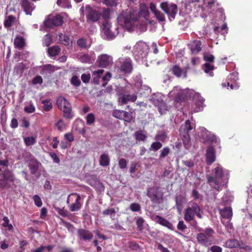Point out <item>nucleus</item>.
<instances>
[{
  "label": "nucleus",
  "instance_id": "obj_9",
  "mask_svg": "<svg viewBox=\"0 0 252 252\" xmlns=\"http://www.w3.org/2000/svg\"><path fill=\"white\" fill-rule=\"evenodd\" d=\"M134 55L135 57H137V59H142L146 58L148 52V45L144 42H139L134 47Z\"/></svg>",
  "mask_w": 252,
  "mask_h": 252
},
{
  "label": "nucleus",
  "instance_id": "obj_43",
  "mask_svg": "<svg viewBox=\"0 0 252 252\" xmlns=\"http://www.w3.org/2000/svg\"><path fill=\"white\" fill-rule=\"evenodd\" d=\"M102 2L110 7L116 6L118 4L117 0H103Z\"/></svg>",
  "mask_w": 252,
  "mask_h": 252
},
{
  "label": "nucleus",
  "instance_id": "obj_1",
  "mask_svg": "<svg viewBox=\"0 0 252 252\" xmlns=\"http://www.w3.org/2000/svg\"><path fill=\"white\" fill-rule=\"evenodd\" d=\"M228 178L226 171L220 164H218L212 171V176L208 178V182L212 188L219 191L226 185Z\"/></svg>",
  "mask_w": 252,
  "mask_h": 252
},
{
  "label": "nucleus",
  "instance_id": "obj_27",
  "mask_svg": "<svg viewBox=\"0 0 252 252\" xmlns=\"http://www.w3.org/2000/svg\"><path fill=\"white\" fill-rule=\"evenodd\" d=\"M221 216L225 219H229L232 216V211L231 207H225L223 209H220Z\"/></svg>",
  "mask_w": 252,
  "mask_h": 252
},
{
  "label": "nucleus",
  "instance_id": "obj_4",
  "mask_svg": "<svg viewBox=\"0 0 252 252\" xmlns=\"http://www.w3.org/2000/svg\"><path fill=\"white\" fill-rule=\"evenodd\" d=\"M215 231L212 228H206L204 232L200 233L196 235V239L198 243L204 246L211 245L214 240L213 235Z\"/></svg>",
  "mask_w": 252,
  "mask_h": 252
},
{
  "label": "nucleus",
  "instance_id": "obj_58",
  "mask_svg": "<svg viewBox=\"0 0 252 252\" xmlns=\"http://www.w3.org/2000/svg\"><path fill=\"white\" fill-rule=\"evenodd\" d=\"M111 76V74L110 72L106 73L105 76L102 78V80L105 82L102 84L103 87H105L107 84V82L110 80Z\"/></svg>",
  "mask_w": 252,
  "mask_h": 252
},
{
  "label": "nucleus",
  "instance_id": "obj_31",
  "mask_svg": "<svg viewBox=\"0 0 252 252\" xmlns=\"http://www.w3.org/2000/svg\"><path fill=\"white\" fill-rule=\"evenodd\" d=\"M55 70V67L51 64H46L43 66L42 70V74H51Z\"/></svg>",
  "mask_w": 252,
  "mask_h": 252
},
{
  "label": "nucleus",
  "instance_id": "obj_42",
  "mask_svg": "<svg viewBox=\"0 0 252 252\" xmlns=\"http://www.w3.org/2000/svg\"><path fill=\"white\" fill-rule=\"evenodd\" d=\"M95 121V117L94 114L89 113L86 117V123L88 125H91Z\"/></svg>",
  "mask_w": 252,
  "mask_h": 252
},
{
  "label": "nucleus",
  "instance_id": "obj_25",
  "mask_svg": "<svg viewBox=\"0 0 252 252\" xmlns=\"http://www.w3.org/2000/svg\"><path fill=\"white\" fill-rule=\"evenodd\" d=\"M0 176H2V178H3L4 180H6L9 183V182L12 183L14 181V176L12 172L9 169L5 170L3 173L0 174Z\"/></svg>",
  "mask_w": 252,
  "mask_h": 252
},
{
  "label": "nucleus",
  "instance_id": "obj_19",
  "mask_svg": "<svg viewBox=\"0 0 252 252\" xmlns=\"http://www.w3.org/2000/svg\"><path fill=\"white\" fill-rule=\"evenodd\" d=\"M201 134L200 136L202 137V140L204 142L205 141H213L216 140V137L215 135H212L204 127L200 128Z\"/></svg>",
  "mask_w": 252,
  "mask_h": 252
},
{
  "label": "nucleus",
  "instance_id": "obj_2",
  "mask_svg": "<svg viewBox=\"0 0 252 252\" xmlns=\"http://www.w3.org/2000/svg\"><path fill=\"white\" fill-rule=\"evenodd\" d=\"M203 211L195 202H190L189 206L185 211L184 220L187 222H190L194 218L195 215L199 219H202Z\"/></svg>",
  "mask_w": 252,
  "mask_h": 252
},
{
  "label": "nucleus",
  "instance_id": "obj_26",
  "mask_svg": "<svg viewBox=\"0 0 252 252\" xmlns=\"http://www.w3.org/2000/svg\"><path fill=\"white\" fill-rule=\"evenodd\" d=\"M137 99V95L135 94L124 95L122 97L119 98V101L122 104H126L128 101L134 102Z\"/></svg>",
  "mask_w": 252,
  "mask_h": 252
},
{
  "label": "nucleus",
  "instance_id": "obj_24",
  "mask_svg": "<svg viewBox=\"0 0 252 252\" xmlns=\"http://www.w3.org/2000/svg\"><path fill=\"white\" fill-rule=\"evenodd\" d=\"M207 161L210 164L215 161L216 159L215 151L212 147H209L206 152Z\"/></svg>",
  "mask_w": 252,
  "mask_h": 252
},
{
  "label": "nucleus",
  "instance_id": "obj_8",
  "mask_svg": "<svg viewBox=\"0 0 252 252\" xmlns=\"http://www.w3.org/2000/svg\"><path fill=\"white\" fill-rule=\"evenodd\" d=\"M150 100L155 105L158 107L160 114L165 113L167 110V106L163 101V95L160 93L153 94L150 98Z\"/></svg>",
  "mask_w": 252,
  "mask_h": 252
},
{
  "label": "nucleus",
  "instance_id": "obj_28",
  "mask_svg": "<svg viewBox=\"0 0 252 252\" xmlns=\"http://www.w3.org/2000/svg\"><path fill=\"white\" fill-rule=\"evenodd\" d=\"M40 163L37 160L33 159L29 163V167L32 174H34L38 170Z\"/></svg>",
  "mask_w": 252,
  "mask_h": 252
},
{
  "label": "nucleus",
  "instance_id": "obj_54",
  "mask_svg": "<svg viewBox=\"0 0 252 252\" xmlns=\"http://www.w3.org/2000/svg\"><path fill=\"white\" fill-rule=\"evenodd\" d=\"M35 107L32 103L26 106L24 108L25 111L28 113H32L33 112L35 111Z\"/></svg>",
  "mask_w": 252,
  "mask_h": 252
},
{
  "label": "nucleus",
  "instance_id": "obj_5",
  "mask_svg": "<svg viewBox=\"0 0 252 252\" xmlns=\"http://www.w3.org/2000/svg\"><path fill=\"white\" fill-rule=\"evenodd\" d=\"M57 104L58 108L63 112L64 117L68 119L72 117L71 105L64 97L59 96L57 100Z\"/></svg>",
  "mask_w": 252,
  "mask_h": 252
},
{
  "label": "nucleus",
  "instance_id": "obj_55",
  "mask_svg": "<svg viewBox=\"0 0 252 252\" xmlns=\"http://www.w3.org/2000/svg\"><path fill=\"white\" fill-rule=\"evenodd\" d=\"M11 186L10 184L4 180L3 178H0V188L4 189L5 188H9Z\"/></svg>",
  "mask_w": 252,
  "mask_h": 252
},
{
  "label": "nucleus",
  "instance_id": "obj_50",
  "mask_svg": "<svg viewBox=\"0 0 252 252\" xmlns=\"http://www.w3.org/2000/svg\"><path fill=\"white\" fill-rule=\"evenodd\" d=\"M56 126L58 129L61 131H63L65 129V125L62 119H60L56 124Z\"/></svg>",
  "mask_w": 252,
  "mask_h": 252
},
{
  "label": "nucleus",
  "instance_id": "obj_21",
  "mask_svg": "<svg viewBox=\"0 0 252 252\" xmlns=\"http://www.w3.org/2000/svg\"><path fill=\"white\" fill-rule=\"evenodd\" d=\"M201 45L200 41L194 40L190 42L189 47L192 54H197L201 50Z\"/></svg>",
  "mask_w": 252,
  "mask_h": 252
},
{
  "label": "nucleus",
  "instance_id": "obj_47",
  "mask_svg": "<svg viewBox=\"0 0 252 252\" xmlns=\"http://www.w3.org/2000/svg\"><path fill=\"white\" fill-rule=\"evenodd\" d=\"M124 112L123 110H114L113 112V116L118 119H122L124 118Z\"/></svg>",
  "mask_w": 252,
  "mask_h": 252
},
{
  "label": "nucleus",
  "instance_id": "obj_53",
  "mask_svg": "<svg viewBox=\"0 0 252 252\" xmlns=\"http://www.w3.org/2000/svg\"><path fill=\"white\" fill-rule=\"evenodd\" d=\"M127 122H131L133 119V117L130 113H129L125 111L124 112V118L123 119Z\"/></svg>",
  "mask_w": 252,
  "mask_h": 252
},
{
  "label": "nucleus",
  "instance_id": "obj_17",
  "mask_svg": "<svg viewBox=\"0 0 252 252\" xmlns=\"http://www.w3.org/2000/svg\"><path fill=\"white\" fill-rule=\"evenodd\" d=\"M97 61L100 67H106L113 63V58L107 54H102L98 57Z\"/></svg>",
  "mask_w": 252,
  "mask_h": 252
},
{
  "label": "nucleus",
  "instance_id": "obj_46",
  "mask_svg": "<svg viewBox=\"0 0 252 252\" xmlns=\"http://www.w3.org/2000/svg\"><path fill=\"white\" fill-rule=\"evenodd\" d=\"M57 3L58 5L63 7H70L69 0H58Z\"/></svg>",
  "mask_w": 252,
  "mask_h": 252
},
{
  "label": "nucleus",
  "instance_id": "obj_57",
  "mask_svg": "<svg viewBox=\"0 0 252 252\" xmlns=\"http://www.w3.org/2000/svg\"><path fill=\"white\" fill-rule=\"evenodd\" d=\"M35 204L38 207H41L42 203L40 197L37 195H35L33 197Z\"/></svg>",
  "mask_w": 252,
  "mask_h": 252
},
{
  "label": "nucleus",
  "instance_id": "obj_23",
  "mask_svg": "<svg viewBox=\"0 0 252 252\" xmlns=\"http://www.w3.org/2000/svg\"><path fill=\"white\" fill-rule=\"evenodd\" d=\"M224 246L225 247L230 249L236 248H244L243 247L241 246L240 242L235 239L228 240L226 241Z\"/></svg>",
  "mask_w": 252,
  "mask_h": 252
},
{
  "label": "nucleus",
  "instance_id": "obj_22",
  "mask_svg": "<svg viewBox=\"0 0 252 252\" xmlns=\"http://www.w3.org/2000/svg\"><path fill=\"white\" fill-rule=\"evenodd\" d=\"M78 234L79 238L84 241L91 240L93 237V235L90 231L83 229H79Z\"/></svg>",
  "mask_w": 252,
  "mask_h": 252
},
{
  "label": "nucleus",
  "instance_id": "obj_14",
  "mask_svg": "<svg viewBox=\"0 0 252 252\" xmlns=\"http://www.w3.org/2000/svg\"><path fill=\"white\" fill-rule=\"evenodd\" d=\"M147 195L154 203H159L161 202L162 194L158 191V189L156 187H153L148 189Z\"/></svg>",
  "mask_w": 252,
  "mask_h": 252
},
{
  "label": "nucleus",
  "instance_id": "obj_52",
  "mask_svg": "<svg viewBox=\"0 0 252 252\" xmlns=\"http://www.w3.org/2000/svg\"><path fill=\"white\" fill-rule=\"evenodd\" d=\"M162 147V144L158 142H154L152 144L150 148V150H153L154 151H157L158 149H160Z\"/></svg>",
  "mask_w": 252,
  "mask_h": 252
},
{
  "label": "nucleus",
  "instance_id": "obj_59",
  "mask_svg": "<svg viewBox=\"0 0 252 252\" xmlns=\"http://www.w3.org/2000/svg\"><path fill=\"white\" fill-rule=\"evenodd\" d=\"M81 79L82 81L85 83H88L89 82L91 79V75L89 73L86 74L84 73L81 75Z\"/></svg>",
  "mask_w": 252,
  "mask_h": 252
},
{
  "label": "nucleus",
  "instance_id": "obj_38",
  "mask_svg": "<svg viewBox=\"0 0 252 252\" xmlns=\"http://www.w3.org/2000/svg\"><path fill=\"white\" fill-rule=\"evenodd\" d=\"M48 53L51 56H55L57 55L60 51L58 46H54L48 49Z\"/></svg>",
  "mask_w": 252,
  "mask_h": 252
},
{
  "label": "nucleus",
  "instance_id": "obj_15",
  "mask_svg": "<svg viewBox=\"0 0 252 252\" xmlns=\"http://www.w3.org/2000/svg\"><path fill=\"white\" fill-rule=\"evenodd\" d=\"M63 23V18L60 15H57L51 19H48L44 21V25L49 28L53 26H60Z\"/></svg>",
  "mask_w": 252,
  "mask_h": 252
},
{
  "label": "nucleus",
  "instance_id": "obj_62",
  "mask_svg": "<svg viewBox=\"0 0 252 252\" xmlns=\"http://www.w3.org/2000/svg\"><path fill=\"white\" fill-rule=\"evenodd\" d=\"M204 59L206 62H213L214 60V57L213 55L206 53L204 54Z\"/></svg>",
  "mask_w": 252,
  "mask_h": 252
},
{
  "label": "nucleus",
  "instance_id": "obj_44",
  "mask_svg": "<svg viewBox=\"0 0 252 252\" xmlns=\"http://www.w3.org/2000/svg\"><path fill=\"white\" fill-rule=\"evenodd\" d=\"M116 213V211L114 208H108L107 209H106L104 210L102 212V214L104 216H110L111 217H112V216H115V214Z\"/></svg>",
  "mask_w": 252,
  "mask_h": 252
},
{
  "label": "nucleus",
  "instance_id": "obj_56",
  "mask_svg": "<svg viewBox=\"0 0 252 252\" xmlns=\"http://www.w3.org/2000/svg\"><path fill=\"white\" fill-rule=\"evenodd\" d=\"M129 208L133 212H138L140 210V206L138 203H134L130 204Z\"/></svg>",
  "mask_w": 252,
  "mask_h": 252
},
{
  "label": "nucleus",
  "instance_id": "obj_29",
  "mask_svg": "<svg viewBox=\"0 0 252 252\" xmlns=\"http://www.w3.org/2000/svg\"><path fill=\"white\" fill-rule=\"evenodd\" d=\"M173 73L178 77L183 76L184 77H187V73L186 72H183V70L178 66H174L172 69Z\"/></svg>",
  "mask_w": 252,
  "mask_h": 252
},
{
  "label": "nucleus",
  "instance_id": "obj_20",
  "mask_svg": "<svg viewBox=\"0 0 252 252\" xmlns=\"http://www.w3.org/2000/svg\"><path fill=\"white\" fill-rule=\"evenodd\" d=\"M21 6L27 15H31L32 12L35 8L34 4L28 0H22Z\"/></svg>",
  "mask_w": 252,
  "mask_h": 252
},
{
  "label": "nucleus",
  "instance_id": "obj_6",
  "mask_svg": "<svg viewBox=\"0 0 252 252\" xmlns=\"http://www.w3.org/2000/svg\"><path fill=\"white\" fill-rule=\"evenodd\" d=\"M80 200L81 196L76 193H73L68 195L66 203L71 212L78 211L81 209Z\"/></svg>",
  "mask_w": 252,
  "mask_h": 252
},
{
  "label": "nucleus",
  "instance_id": "obj_7",
  "mask_svg": "<svg viewBox=\"0 0 252 252\" xmlns=\"http://www.w3.org/2000/svg\"><path fill=\"white\" fill-rule=\"evenodd\" d=\"M118 27L115 28V31L111 30V23L108 20H105L102 24V34L104 38L107 40L114 39L118 34Z\"/></svg>",
  "mask_w": 252,
  "mask_h": 252
},
{
  "label": "nucleus",
  "instance_id": "obj_39",
  "mask_svg": "<svg viewBox=\"0 0 252 252\" xmlns=\"http://www.w3.org/2000/svg\"><path fill=\"white\" fill-rule=\"evenodd\" d=\"M184 200V199L180 195L177 196L176 197V206L179 211H181Z\"/></svg>",
  "mask_w": 252,
  "mask_h": 252
},
{
  "label": "nucleus",
  "instance_id": "obj_63",
  "mask_svg": "<svg viewBox=\"0 0 252 252\" xmlns=\"http://www.w3.org/2000/svg\"><path fill=\"white\" fill-rule=\"evenodd\" d=\"M110 9L108 8L104 9L101 13L102 17L107 20L110 17Z\"/></svg>",
  "mask_w": 252,
  "mask_h": 252
},
{
  "label": "nucleus",
  "instance_id": "obj_40",
  "mask_svg": "<svg viewBox=\"0 0 252 252\" xmlns=\"http://www.w3.org/2000/svg\"><path fill=\"white\" fill-rule=\"evenodd\" d=\"M42 103L44 104L43 109L45 111H48L52 109V103L50 102V100H44L42 101Z\"/></svg>",
  "mask_w": 252,
  "mask_h": 252
},
{
  "label": "nucleus",
  "instance_id": "obj_12",
  "mask_svg": "<svg viewBox=\"0 0 252 252\" xmlns=\"http://www.w3.org/2000/svg\"><path fill=\"white\" fill-rule=\"evenodd\" d=\"M189 91L188 89L181 90L178 87H175L170 92L169 95L171 97H175L176 101H180L189 96Z\"/></svg>",
  "mask_w": 252,
  "mask_h": 252
},
{
  "label": "nucleus",
  "instance_id": "obj_32",
  "mask_svg": "<svg viewBox=\"0 0 252 252\" xmlns=\"http://www.w3.org/2000/svg\"><path fill=\"white\" fill-rule=\"evenodd\" d=\"M104 72L103 69H98L97 70L94 71L93 72V76L94 77V82L96 84H98L99 81V79L100 77V75Z\"/></svg>",
  "mask_w": 252,
  "mask_h": 252
},
{
  "label": "nucleus",
  "instance_id": "obj_36",
  "mask_svg": "<svg viewBox=\"0 0 252 252\" xmlns=\"http://www.w3.org/2000/svg\"><path fill=\"white\" fill-rule=\"evenodd\" d=\"M135 138L137 140L144 141L147 138L146 135L142 130H139L135 133Z\"/></svg>",
  "mask_w": 252,
  "mask_h": 252
},
{
  "label": "nucleus",
  "instance_id": "obj_18",
  "mask_svg": "<svg viewBox=\"0 0 252 252\" xmlns=\"http://www.w3.org/2000/svg\"><path fill=\"white\" fill-rule=\"evenodd\" d=\"M195 105L196 107L193 108V112H197L201 111L204 107V99L199 94H195L194 96Z\"/></svg>",
  "mask_w": 252,
  "mask_h": 252
},
{
  "label": "nucleus",
  "instance_id": "obj_3",
  "mask_svg": "<svg viewBox=\"0 0 252 252\" xmlns=\"http://www.w3.org/2000/svg\"><path fill=\"white\" fill-rule=\"evenodd\" d=\"M136 19L133 17L130 10L123 12L117 18L118 24L124 28L130 30L134 26V21Z\"/></svg>",
  "mask_w": 252,
  "mask_h": 252
},
{
  "label": "nucleus",
  "instance_id": "obj_34",
  "mask_svg": "<svg viewBox=\"0 0 252 252\" xmlns=\"http://www.w3.org/2000/svg\"><path fill=\"white\" fill-rule=\"evenodd\" d=\"M25 44L24 39L22 37H17L14 40V45L18 48H22Z\"/></svg>",
  "mask_w": 252,
  "mask_h": 252
},
{
  "label": "nucleus",
  "instance_id": "obj_13",
  "mask_svg": "<svg viewBox=\"0 0 252 252\" xmlns=\"http://www.w3.org/2000/svg\"><path fill=\"white\" fill-rule=\"evenodd\" d=\"M160 8L167 14L169 19H174L178 11L177 6L175 4L168 5L167 2H162L160 4Z\"/></svg>",
  "mask_w": 252,
  "mask_h": 252
},
{
  "label": "nucleus",
  "instance_id": "obj_35",
  "mask_svg": "<svg viewBox=\"0 0 252 252\" xmlns=\"http://www.w3.org/2000/svg\"><path fill=\"white\" fill-rule=\"evenodd\" d=\"M204 70L206 73H208L210 76H213V73L212 71L214 69V67L213 65L209 63H206L204 65Z\"/></svg>",
  "mask_w": 252,
  "mask_h": 252
},
{
  "label": "nucleus",
  "instance_id": "obj_60",
  "mask_svg": "<svg viewBox=\"0 0 252 252\" xmlns=\"http://www.w3.org/2000/svg\"><path fill=\"white\" fill-rule=\"evenodd\" d=\"M57 212L62 216L66 217L68 215V212L64 208H56Z\"/></svg>",
  "mask_w": 252,
  "mask_h": 252
},
{
  "label": "nucleus",
  "instance_id": "obj_48",
  "mask_svg": "<svg viewBox=\"0 0 252 252\" xmlns=\"http://www.w3.org/2000/svg\"><path fill=\"white\" fill-rule=\"evenodd\" d=\"M77 44L81 48H87L89 46L87 44L86 40L84 38H81L77 40Z\"/></svg>",
  "mask_w": 252,
  "mask_h": 252
},
{
  "label": "nucleus",
  "instance_id": "obj_64",
  "mask_svg": "<svg viewBox=\"0 0 252 252\" xmlns=\"http://www.w3.org/2000/svg\"><path fill=\"white\" fill-rule=\"evenodd\" d=\"M119 165L121 169H124L127 166V161L125 158H121L119 161Z\"/></svg>",
  "mask_w": 252,
  "mask_h": 252
},
{
  "label": "nucleus",
  "instance_id": "obj_37",
  "mask_svg": "<svg viewBox=\"0 0 252 252\" xmlns=\"http://www.w3.org/2000/svg\"><path fill=\"white\" fill-rule=\"evenodd\" d=\"M24 142L26 146H30L34 145L36 143V139L33 136H29L24 138Z\"/></svg>",
  "mask_w": 252,
  "mask_h": 252
},
{
  "label": "nucleus",
  "instance_id": "obj_51",
  "mask_svg": "<svg viewBox=\"0 0 252 252\" xmlns=\"http://www.w3.org/2000/svg\"><path fill=\"white\" fill-rule=\"evenodd\" d=\"M15 18L13 16L10 15L8 17L7 20L5 21L4 24L6 27H10L12 23L15 21Z\"/></svg>",
  "mask_w": 252,
  "mask_h": 252
},
{
  "label": "nucleus",
  "instance_id": "obj_45",
  "mask_svg": "<svg viewBox=\"0 0 252 252\" xmlns=\"http://www.w3.org/2000/svg\"><path fill=\"white\" fill-rule=\"evenodd\" d=\"M71 83L75 87H78L81 84V81L78 76L74 75L71 79Z\"/></svg>",
  "mask_w": 252,
  "mask_h": 252
},
{
  "label": "nucleus",
  "instance_id": "obj_10",
  "mask_svg": "<svg viewBox=\"0 0 252 252\" xmlns=\"http://www.w3.org/2000/svg\"><path fill=\"white\" fill-rule=\"evenodd\" d=\"M117 63L120 65L121 71L125 73L129 74L133 69L132 60L129 57H121L119 58Z\"/></svg>",
  "mask_w": 252,
  "mask_h": 252
},
{
  "label": "nucleus",
  "instance_id": "obj_30",
  "mask_svg": "<svg viewBox=\"0 0 252 252\" xmlns=\"http://www.w3.org/2000/svg\"><path fill=\"white\" fill-rule=\"evenodd\" d=\"M110 158L108 155L103 154L100 156L99 164L102 166H107L109 164Z\"/></svg>",
  "mask_w": 252,
  "mask_h": 252
},
{
  "label": "nucleus",
  "instance_id": "obj_11",
  "mask_svg": "<svg viewBox=\"0 0 252 252\" xmlns=\"http://www.w3.org/2000/svg\"><path fill=\"white\" fill-rule=\"evenodd\" d=\"M192 129V127L189 120H187L185 124L182 125L180 127V135L182 136L183 143L186 146H188L189 143L190 137L189 132Z\"/></svg>",
  "mask_w": 252,
  "mask_h": 252
},
{
  "label": "nucleus",
  "instance_id": "obj_16",
  "mask_svg": "<svg viewBox=\"0 0 252 252\" xmlns=\"http://www.w3.org/2000/svg\"><path fill=\"white\" fill-rule=\"evenodd\" d=\"M85 8L87 13V17L88 20L93 22H96L99 20L100 14L98 11L93 9L89 5H86Z\"/></svg>",
  "mask_w": 252,
  "mask_h": 252
},
{
  "label": "nucleus",
  "instance_id": "obj_41",
  "mask_svg": "<svg viewBox=\"0 0 252 252\" xmlns=\"http://www.w3.org/2000/svg\"><path fill=\"white\" fill-rule=\"evenodd\" d=\"M52 43V38L49 34H46L43 39V44L46 46H49Z\"/></svg>",
  "mask_w": 252,
  "mask_h": 252
},
{
  "label": "nucleus",
  "instance_id": "obj_49",
  "mask_svg": "<svg viewBox=\"0 0 252 252\" xmlns=\"http://www.w3.org/2000/svg\"><path fill=\"white\" fill-rule=\"evenodd\" d=\"M158 223L168 228H171L172 226V224L171 223H170L168 220H166L164 219L162 217H161L160 219H159Z\"/></svg>",
  "mask_w": 252,
  "mask_h": 252
},
{
  "label": "nucleus",
  "instance_id": "obj_33",
  "mask_svg": "<svg viewBox=\"0 0 252 252\" xmlns=\"http://www.w3.org/2000/svg\"><path fill=\"white\" fill-rule=\"evenodd\" d=\"M59 40L60 42L65 45H68L69 44L70 40L68 36L61 33L59 34Z\"/></svg>",
  "mask_w": 252,
  "mask_h": 252
},
{
  "label": "nucleus",
  "instance_id": "obj_61",
  "mask_svg": "<svg viewBox=\"0 0 252 252\" xmlns=\"http://www.w3.org/2000/svg\"><path fill=\"white\" fill-rule=\"evenodd\" d=\"M154 15L159 21L162 22L164 21L165 20L164 15L159 11L156 12Z\"/></svg>",
  "mask_w": 252,
  "mask_h": 252
}]
</instances>
